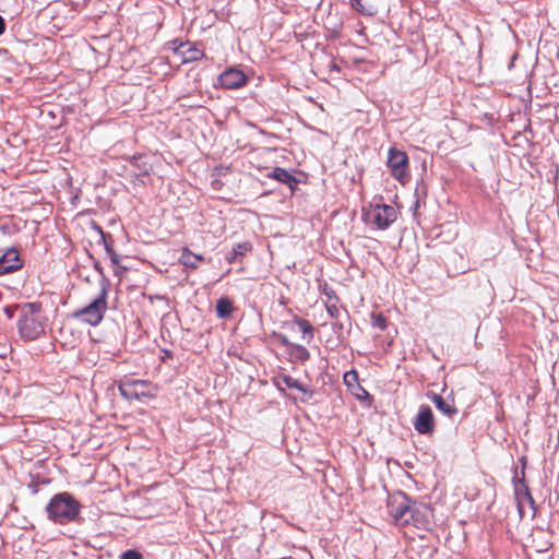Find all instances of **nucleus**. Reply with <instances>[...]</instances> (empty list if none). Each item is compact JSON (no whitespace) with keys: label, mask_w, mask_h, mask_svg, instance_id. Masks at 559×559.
<instances>
[{"label":"nucleus","mask_w":559,"mask_h":559,"mask_svg":"<svg viewBox=\"0 0 559 559\" xmlns=\"http://www.w3.org/2000/svg\"><path fill=\"white\" fill-rule=\"evenodd\" d=\"M325 308L331 318L336 319L340 317L341 309L338 302H325Z\"/></svg>","instance_id":"25"},{"label":"nucleus","mask_w":559,"mask_h":559,"mask_svg":"<svg viewBox=\"0 0 559 559\" xmlns=\"http://www.w3.org/2000/svg\"><path fill=\"white\" fill-rule=\"evenodd\" d=\"M121 559H143V557L139 551L130 549L121 555Z\"/></svg>","instance_id":"28"},{"label":"nucleus","mask_w":559,"mask_h":559,"mask_svg":"<svg viewBox=\"0 0 559 559\" xmlns=\"http://www.w3.org/2000/svg\"><path fill=\"white\" fill-rule=\"evenodd\" d=\"M352 8L365 15L373 14V7L368 3H364L362 0H350Z\"/></svg>","instance_id":"22"},{"label":"nucleus","mask_w":559,"mask_h":559,"mask_svg":"<svg viewBox=\"0 0 559 559\" xmlns=\"http://www.w3.org/2000/svg\"><path fill=\"white\" fill-rule=\"evenodd\" d=\"M21 267L22 261L15 249L7 250L0 258V275L12 273Z\"/></svg>","instance_id":"14"},{"label":"nucleus","mask_w":559,"mask_h":559,"mask_svg":"<svg viewBox=\"0 0 559 559\" xmlns=\"http://www.w3.org/2000/svg\"><path fill=\"white\" fill-rule=\"evenodd\" d=\"M323 294L326 296L325 302H338L340 299L335 290L329 287L326 284L323 286Z\"/></svg>","instance_id":"24"},{"label":"nucleus","mask_w":559,"mask_h":559,"mask_svg":"<svg viewBox=\"0 0 559 559\" xmlns=\"http://www.w3.org/2000/svg\"><path fill=\"white\" fill-rule=\"evenodd\" d=\"M331 69L336 70L337 72L340 71V68L334 62L331 63Z\"/></svg>","instance_id":"30"},{"label":"nucleus","mask_w":559,"mask_h":559,"mask_svg":"<svg viewBox=\"0 0 559 559\" xmlns=\"http://www.w3.org/2000/svg\"><path fill=\"white\" fill-rule=\"evenodd\" d=\"M283 382L286 384V386H288L290 389H296L298 391H304V389L300 385V383L296 379L290 377V376H284L283 377Z\"/></svg>","instance_id":"26"},{"label":"nucleus","mask_w":559,"mask_h":559,"mask_svg":"<svg viewBox=\"0 0 559 559\" xmlns=\"http://www.w3.org/2000/svg\"><path fill=\"white\" fill-rule=\"evenodd\" d=\"M234 311V304L227 297H222L216 302V314L221 319H227Z\"/></svg>","instance_id":"19"},{"label":"nucleus","mask_w":559,"mask_h":559,"mask_svg":"<svg viewBox=\"0 0 559 559\" xmlns=\"http://www.w3.org/2000/svg\"><path fill=\"white\" fill-rule=\"evenodd\" d=\"M252 246L250 242H241L238 243L230 252L226 255V261L231 264L237 261H241V259L247 254V252L251 251Z\"/></svg>","instance_id":"18"},{"label":"nucleus","mask_w":559,"mask_h":559,"mask_svg":"<svg viewBox=\"0 0 559 559\" xmlns=\"http://www.w3.org/2000/svg\"><path fill=\"white\" fill-rule=\"evenodd\" d=\"M267 177L287 185L292 190H294L295 185L298 182L292 174L282 167H275L272 173L267 174Z\"/></svg>","instance_id":"17"},{"label":"nucleus","mask_w":559,"mask_h":559,"mask_svg":"<svg viewBox=\"0 0 559 559\" xmlns=\"http://www.w3.org/2000/svg\"><path fill=\"white\" fill-rule=\"evenodd\" d=\"M106 251L108 253V257H109L112 265H115L117 267H120V265H119V263H120L119 254L108 245H106Z\"/></svg>","instance_id":"27"},{"label":"nucleus","mask_w":559,"mask_h":559,"mask_svg":"<svg viewBox=\"0 0 559 559\" xmlns=\"http://www.w3.org/2000/svg\"><path fill=\"white\" fill-rule=\"evenodd\" d=\"M107 309V293L102 290L87 306L73 311L72 318L80 323L96 326L103 321Z\"/></svg>","instance_id":"5"},{"label":"nucleus","mask_w":559,"mask_h":559,"mask_svg":"<svg viewBox=\"0 0 559 559\" xmlns=\"http://www.w3.org/2000/svg\"><path fill=\"white\" fill-rule=\"evenodd\" d=\"M17 329L25 341H35L46 333L47 316L40 302H25L17 306Z\"/></svg>","instance_id":"1"},{"label":"nucleus","mask_w":559,"mask_h":559,"mask_svg":"<svg viewBox=\"0 0 559 559\" xmlns=\"http://www.w3.org/2000/svg\"><path fill=\"white\" fill-rule=\"evenodd\" d=\"M5 31V22L3 17L0 15V35H2Z\"/></svg>","instance_id":"29"},{"label":"nucleus","mask_w":559,"mask_h":559,"mask_svg":"<svg viewBox=\"0 0 559 559\" xmlns=\"http://www.w3.org/2000/svg\"><path fill=\"white\" fill-rule=\"evenodd\" d=\"M431 401L441 413L449 417H452L457 413L456 407L449 404L441 395L433 394Z\"/></svg>","instance_id":"21"},{"label":"nucleus","mask_w":559,"mask_h":559,"mask_svg":"<svg viewBox=\"0 0 559 559\" xmlns=\"http://www.w3.org/2000/svg\"><path fill=\"white\" fill-rule=\"evenodd\" d=\"M372 325L384 331L388 328L386 318L382 313L372 314Z\"/></svg>","instance_id":"23"},{"label":"nucleus","mask_w":559,"mask_h":559,"mask_svg":"<svg viewBox=\"0 0 559 559\" xmlns=\"http://www.w3.org/2000/svg\"><path fill=\"white\" fill-rule=\"evenodd\" d=\"M386 165L394 179L406 185L411 179L409 158L406 152L391 147L388 152Z\"/></svg>","instance_id":"7"},{"label":"nucleus","mask_w":559,"mask_h":559,"mask_svg":"<svg viewBox=\"0 0 559 559\" xmlns=\"http://www.w3.org/2000/svg\"><path fill=\"white\" fill-rule=\"evenodd\" d=\"M218 82L223 88L237 90L248 83V78L241 70L228 68L219 74Z\"/></svg>","instance_id":"11"},{"label":"nucleus","mask_w":559,"mask_h":559,"mask_svg":"<svg viewBox=\"0 0 559 559\" xmlns=\"http://www.w3.org/2000/svg\"><path fill=\"white\" fill-rule=\"evenodd\" d=\"M406 520L407 524L402 526L405 530L404 534L409 535L412 539L416 536L424 538L425 534L432 530L433 509L427 504H418L414 502Z\"/></svg>","instance_id":"2"},{"label":"nucleus","mask_w":559,"mask_h":559,"mask_svg":"<svg viewBox=\"0 0 559 559\" xmlns=\"http://www.w3.org/2000/svg\"><path fill=\"white\" fill-rule=\"evenodd\" d=\"M46 510L49 519L62 524L71 522L78 516L80 506L71 495L62 492L51 498Z\"/></svg>","instance_id":"3"},{"label":"nucleus","mask_w":559,"mask_h":559,"mask_svg":"<svg viewBox=\"0 0 559 559\" xmlns=\"http://www.w3.org/2000/svg\"><path fill=\"white\" fill-rule=\"evenodd\" d=\"M277 338L281 344L287 347L288 355L293 360L306 362L310 359V353L304 345L290 342L288 336L284 334H278Z\"/></svg>","instance_id":"12"},{"label":"nucleus","mask_w":559,"mask_h":559,"mask_svg":"<svg viewBox=\"0 0 559 559\" xmlns=\"http://www.w3.org/2000/svg\"><path fill=\"white\" fill-rule=\"evenodd\" d=\"M284 328L292 333H300V340L307 344L314 337V328L307 319L294 316L290 321L284 323Z\"/></svg>","instance_id":"10"},{"label":"nucleus","mask_w":559,"mask_h":559,"mask_svg":"<svg viewBox=\"0 0 559 559\" xmlns=\"http://www.w3.org/2000/svg\"><path fill=\"white\" fill-rule=\"evenodd\" d=\"M281 559H295L293 557H284V558H281Z\"/></svg>","instance_id":"31"},{"label":"nucleus","mask_w":559,"mask_h":559,"mask_svg":"<svg viewBox=\"0 0 559 559\" xmlns=\"http://www.w3.org/2000/svg\"><path fill=\"white\" fill-rule=\"evenodd\" d=\"M118 391L128 401L153 400L157 396L158 386L147 380L122 379L118 383Z\"/></svg>","instance_id":"4"},{"label":"nucleus","mask_w":559,"mask_h":559,"mask_svg":"<svg viewBox=\"0 0 559 559\" xmlns=\"http://www.w3.org/2000/svg\"><path fill=\"white\" fill-rule=\"evenodd\" d=\"M204 261V257L201 254L193 253L189 248L185 247L181 251L179 262L191 270H197Z\"/></svg>","instance_id":"16"},{"label":"nucleus","mask_w":559,"mask_h":559,"mask_svg":"<svg viewBox=\"0 0 559 559\" xmlns=\"http://www.w3.org/2000/svg\"><path fill=\"white\" fill-rule=\"evenodd\" d=\"M175 52L181 53L183 62L198 61L204 58V51L197 46H192L189 43H179L178 40L171 41Z\"/></svg>","instance_id":"13"},{"label":"nucleus","mask_w":559,"mask_h":559,"mask_svg":"<svg viewBox=\"0 0 559 559\" xmlns=\"http://www.w3.org/2000/svg\"><path fill=\"white\" fill-rule=\"evenodd\" d=\"M413 424L419 435L432 436L436 429V420L431 408L427 405H421Z\"/></svg>","instance_id":"9"},{"label":"nucleus","mask_w":559,"mask_h":559,"mask_svg":"<svg viewBox=\"0 0 559 559\" xmlns=\"http://www.w3.org/2000/svg\"><path fill=\"white\" fill-rule=\"evenodd\" d=\"M525 504H528L532 509V515L535 514L534 500L528 492V489L525 488L524 491L518 492V509L521 518L524 516L525 513Z\"/></svg>","instance_id":"20"},{"label":"nucleus","mask_w":559,"mask_h":559,"mask_svg":"<svg viewBox=\"0 0 559 559\" xmlns=\"http://www.w3.org/2000/svg\"><path fill=\"white\" fill-rule=\"evenodd\" d=\"M413 508V503H409L405 495H399L390 498L388 502V511L393 522L397 526L407 524V515Z\"/></svg>","instance_id":"8"},{"label":"nucleus","mask_w":559,"mask_h":559,"mask_svg":"<svg viewBox=\"0 0 559 559\" xmlns=\"http://www.w3.org/2000/svg\"><path fill=\"white\" fill-rule=\"evenodd\" d=\"M344 384L347 386L348 391L355 395L359 400H365L369 396L368 391L360 385L358 372L356 370H349L344 373L343 377Z\"/></svg>","instance_id":"15"},{"label":"nucleus","mask_w":559,"mask_h":559,"mask_svg":"<svg viewBox=\"0 0 559 559\" xmlns=\"http://www.w3.org/2000/svg\"><path fill=\"white\" fill-rule=\"evenodd\" d=\"M362 218L366 224L384 230L396 221L397 212L388 204L370 203L367 207L362 209Z\"/></svg>","instance_id":"6"}]
</instances>
